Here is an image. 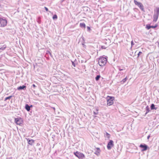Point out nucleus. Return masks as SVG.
<instances>
[{
	"label": "nucleus",
	"instance_id": "obj_14",
	"mask_svg": "<svg viewBox=\"0 0 159 159\" xmlns=\"http://www.w3.org/2000/svg\"><path fill=\"white\" fill-rule=\"evenodd\" d=\"M146 112L145 113V114L146 115L148 112H149L150 110V108L148 107V106H147L146 107Z\"/></svg>",
	"mask_w": 159,
	"mask_h": 159
},
{
	"label": "nucleus",
	"instance_id": "obj_40",
	"mask_svg": "<svg viewBox=\"0 0 159 159\" xmlns=\"http://www.w3.org/2000/svg\"><path fill=\"white\" fill-rule=\"evenodd\" d=\"M120 73H119L118 74V75H120Z\"/></svg>",
	"mask_w": 159,
	"mask_h": 159
},
{
	"label": "nucleus",
	"instance_id": "obj_26",
	"mask_svg": "<svg viewBox=\"0 0 159 159\" xmlns=\"http://www.w3.org/2000/svg\"><path fill=\"white\" fill-rule=\"evenodd\" d=\"M72 65L74 67H75V63L74 62L72 61Z\"/></svg>",
	"mask_w": 159,
	"mask_h": 159
},
{
	"label": "nucleus",
	"instance_id": "obj_12",
	"mask_svg": "<svg viewBox=\"0 0 159 159\" xmlns=\"http://www.w3.org/2000/svg\"><path fill=\"white\" fill-rule=\"evenodd\" d=\"M25 109L28 111H29L30 110L29 105L28 104H26L25 106Z\"/></svg>",
	"mask_w": 159,
	"mask_h": 159
},
{
	"label": "nucleus",
	"instance_id": "obj_8",
	"mask_svg": "<svg viewBox=\"0 0 159 159\" xmlns=\"http://www.w3.org/2000/svg\"><path fill=\"white\" fill-rule=\"evenodd\" d=\"M134 4L138 6L140 9H142V10H143V6L142 5V4L140 2H137L136 0H134Z\"/></svg>",
	"mask_w": 159,
	"mask_h": 159
},
{
	"label": "nucleus",
	"instance_id": "obj_4",
	"mask_svg": "<svg viewBox=\"0 0 159 159\" xmlns=\"http://www.w3.org/2000/svg\"><path fill=\"white\" fill-rule=\"evenodd\" d=\"M74 154L79 159H84L85 158V155L83 153L78 151L74 152Z\"/></svg>",
	"mask_w": 159,
	"mask_h": 159
},
{
	"label": "nucleus",
	"instance_id": "obj_31",
	"mask_svg": "<svg viewBox=\"0 0 159 159\" xmlns=\"http://www.w3.org/2000/svg\"><path fill=\"white\" fill-rule=\"evenodd\" d=\"M105 47V46H102V47H101V48H102V49H105V48H105V47Z\"/></svg>",
	"mask_w": 159,
	"mask_h": 159
},
{
	"label": "nucleus",
	"instance_id": "obj_3",
	"mask_svg": "<svg viewBox=\"0 0 159 159\" xmlns=\"http://www.w3.org/2000/svg\"><path fill=\"white\" fill-rule=\"evenodd\" d=\"M114 98L113 97L107 96V104L108 106L111 105L113 103Z\"/></svg>",
	"mask_w": 159,
	"mask_h": 159
},
{
	"label": "nucleus",
	"instance_id": "obj_28",
	"mask_svg": "<svg viewBox=\"0 0 159 159\" xmlns=\"http://www.w3.org/2000/svg\"><path fill=\"white\" fill-rule=\"evenodd\" d=\"M44 8L47 11H48V9L47 7H45Z\"/></svg>",
	"mask_w": 159,
	"mask_h": 159
},
{
	"label": "nucleus",
	"instance_id": "obj_20",
	"mask_svg": "<svg viewBox=\"0 0 159 159\" xmlns=\"http://www.w3.org/2000/svg\"><path fill=\"white\" fill-rule=\"evenodd\" d=\"M12 97V96H9L6 98L4 99V101H6L7 100L10 99Z\"/></svg>",
	"mask_w": 159,
	"mask_h": 159
},
{
	"label": "nucleus",
	"instance_id": "obj_39",
	"mask_svg": "<svg viewBox=\"0 0 159 159\" xmlns=\"http://www.w3.org/2000/svg\"><path fill=\"white\" fill-rule=\"evenodd\" d=\"M52 108H53V109L54 110H55V108L54 107H52Z\"/></svg>",
	"mask_w": 159,
	"mask_h": 159
},
{
	"label": "nucleus",
	"instance_id": "obj_9",
	"mask_svg": "<svg viewBox=\"0 0 159 159\" xmlns=\"http://www.w3.org/2000/svg\"><path fill=\"white\" fill-rule=\"evenodd\" d=\"M15 122L17 125H20L22 124V121L20 118H15Z\"/></svg>",
	"mask_w": 159,
	"mask_h": 159
},
{
	"label": "nucleus",
	"instance_id": "obj_30",
	"mask_svg": "<svg viewBox=\"0 0 159 159\" xmlns=\"http://www.w3.org/2000/svg\"><path fill=\"white\" fill-rule=\"evenodd\" d=\"M32 86L34 88H35V87H36V86H35V85L34 84H33L32 85Z\"/></svg>",
	"mask_w": 159,
	"mask_h": 159
},
{
	"label": "nucleus",
	"instance_id": "obj_22",
	"mask_svg": "<svg viewBox=\"0 0 159 159\" xmlns=\"http://www.w3.org/2000/svg\"><path fill=\"white\" fill-rule=\"evenodd\" d=\"M57 16L56 14L53 15V17H52V18L53 19V20H56L57 19Z\"/></svg>",
	"mask_w": 159,
	"mask_h": 159
},
{
	"label": "nucleus",
	"instance_id": "obj_21",
	"mask_svg": "<svg viewBox=\"0 0 159 159\" xmlns=\"http://www.w3.org/2000/svg\"><path fill=\"white\" fill-rule=\"evenodd\" d=\"M146 28L148 29L149 30L151 28V25H146Z\"/></svg>",
	"mask_w": 159,
	"mask_h": 159
},
{
	"label": "nucleus",
	"instance_id": "obj_27",
	"mask_svg": "<svg viewBox=\"0 0 159 159\" xmlns=\"http://www.w3.org/2000/svg\"><path fill=\"white\" fill-rule=\"evenodd\" d=\"M98 110H97L96 111H94L93 113L95 115H97L98 114Z\"/></svg>",
	"mask_w": 159,
	"mask_h": 159
},
{
	"label": "nucleus",
	"instance_id": "obj_42",
	"mask_svg": "<svg viewBox=\"0 0 159 159\" xmlns=\"http://www.w3.org/2000/svg\"><path fill=\"white\" fill-rule=\"evenodd\" d=\"M64 0H61V1H62V2H63V1H64Z\"/></svg>",
	"mask_w": 159,
	"mask_h": 159
},
{
	"label": "nucleus",
	"instance_id": "obj_13",
	"mask_svg": "<svg viewBox=\"0 0 159 159\" xmlns=\"http://www.w3.org/2000/svg\"><path fill=\"white\" fill-rule=\"evenodd\" d=\"M96 149L97 150L94 153L95 154L98 155L99 154L100 150L99 148H97Z\"/></svg>",
	"mask_w": 159,
	"mask_h": 159
},
{
	"label": "nucleus",
	"instance_id": "obj_32",
	"mask_svg": "<svg viewBox=\"0 0 159 159\" xmlns=\"http://www.w3.org/2000/svg\"><path fill=\"white\" fill-rule=\"evenodd\" d=\"M82 45H83V47H85L86 45L84 44V43H82Z\"/></svg>",
	"mask_w": 159,
	"mask_h": 159
},
{
	"label": "nucleus",
	"instance_id": "obj_1",
	"mask_svg": "<svg viewBox=\"0 0 159 159\" xmlns=\"http://www.w3.org/2000/svg\"><path fill=\"white\" fill-rule=\"evenodd\" d=\"M107 62V59L105 57H100L98 60V63L101 66H103L105 65Z\"/></svg>",
	"mask_w": 159,
	"mask_h": 159
},
{
	"label": "nucleus",
	"instance_id": "obj_15",
	"mask_svg": "<svg viewBox=\"0 0 159 159\" xmlns=\"http://www.w3.org/2000/svg\"><path fill=\"white\" fill-rule=\"evenodd\" d=\"M6 48V45H4L2 46H0V49L2 50H4Z\"/></svg>",
	"mask_w": 159,
	"mask_h": 159
},
{
	"label": "nucleus",
	"instance_id": "obj_36",
	"mask_svg": "<svg viewBox=\"0 0 159 159\" xmlns=\"http://www.w3.org/2000/svg\"><path fill=\"white\" fill-rule=\"evenodd\" d=\"M38 22L39 23H40V20H39L38 21Z\"/></svg>",
	"mask_w": 159,
	"mask_h": 159
},
{
	"label": "nucleus",
	"instance_id": "obj_2",
	"mask_svg": "<svg viewBox=\"0 0 159 159\" xmlns=\"http://www.w3.org/2000/svg\"><path fill=\"white\" fill-rule=\"evenodd\" d=\"M159 15V7H157L154 10V14L153 16V21L154 22L157 20Z\"/></svg>",
	"mask_w": 159,
	"mask_h": 159
},
{
	"label": "nucleus",
	"instance_id": "obj_5",
	"mask_svg": "<svg viewBox=\"0 0 159 159\" xmlns=\"http://www.w3.org/2000/svg\"><path fill=\"white\" fill-rule=\"evenodd\" d=\"M7 23V20L4 19L0 18V26L4 27Z\"/></svg>",
	"mask_w": 159,
	"mask_h": 159
},
{
	"label": "nucleus",
	"instance_id": "obj_11",
	"mask_svg": "<svg viewBox=\"0 0 159 159\" xmlns=\"http://www.w3.org/2000/svg\"><path fill=\"white\" fill-rule=\"evenodd\" d=\"M26 88V86L24 85H23L22 86H20L17 88V89L18 90H21L22 89L24 90Z\"/></svg>",
	"mask_w": 159,
	"mask_h": 159
},
{
	"label": "nucleus",
	"instance_id": "obj_10",
	"mask_svg": "<svg viewBox=\"0 0 159 159\" xmlns=\"http://www.w3.org/2000/svg\"><path fill=\"white\" fill-rule=\"evenodd\" d=\"M27 141H28V143L30 145H33L34 144V140H33L32 139H31L30 140L29 139H27Z\"/></svg>",
	"mask_w": 159,
	"mask_h": 159
},
{
	"label": "nucleus",
	"instance_id": "obj_33",
	"mask_svg": "<svg viewBox=\"0 0 159 159\" xmlns=\"http://www.w3.org/2000/svg\"><path fill=\"white\" fill-rule=\"evenodd\" d=\"M106 135L107 136H108V137H109L110 135L108 133H107Z\"/></svg>",
	"mask_w": 159,
	"mask_h": 159
},
{
	"label": "nucleus",
	"instance_id": "obj_6",
	"mask_svg": "<svg viewBox=\"0 0 159 159\" xmlns=\"http://www.w3.org/2000/svg\"><path fill=\"white\" fill-rule=\"evenodd\" d=\"M114 145V142L113 140H110L108 142L107 147L108 150H110L112 147Z\"/></svg>",
	"mask_w": 159,
	"mask_h": 159
},
{
	"label": "nucleus",
	"instance_id": "obj_37",
	"mask_svg": "<svg viewBox=\"0 0 159 159\" xmlns=\"http://www.w3.org/2000/svg\"><path fill=\"white\" fill-rule=\"evenodd\" d=\"M131 45H134V44L133 43V42L132 41L131 42Z\"/></svg>",
	"mask_w": 159,
	"mask_h": 159
},
{
	"label": "nucleus",
	"instance_id": "obj_24",
	"mask_svg": "<svg viewBox=\"0 0 159 159\" xmlns=\"http://www.w3.org/2000/svg\"><path fill=\"white\" fill-rule=\"evenodd\" d=\"M157 25H155V26L151 25V28H152L154 29V28H155L156 27H157Z\"/></svg>",
	"mask_w": 159,
	"mask_h": 159
},
{
	"label": "nucleus",
	"instance_id": "obj_25",
	"mask_svg": "<svg viewBox=\"0 0 159 159\" xmlns=\"http://www.w3.org/2000/svg\"><path fill=\"white\" fill-rule=\"evenodd\" d=\"M87 31L89 32L91 30L90 27L89 26H87Z\"/></svg>",
	"mask_w": 159,
	"mask_h": 159
},
{
	"label": "nucleus",
	"instance_id": "obj_38",
	"mask_svg": "<svg viewBox=\"0 0 159 159\" xmlns=\"http://www.w3.org/2000/svg\"><path fill=\"white\" fill-rule=\"evenodd\" d=\"M150 135H148V136L147 137V139H149V138H150Z\"/></svg>",
	"mask_w": 159,
	"mask_h": 159
},
{
	"label": "nucleus",
	"instance_id": "obj_19",
	"mask_svg": "<svg viewBox=\"0 0 159 159\" xmlns=\"http://www.w3.org/2000/svg\"><path fill=\"white\" fill-rule=\"evenodd\" d=\"M127 80V77H125V78H124V79H123L121 81V84H124L125 82H126V80Z\"/></svg>",
	"mask_w": 159,
	"mask_h": 159
},
{
	"label": "nucleus",
	"instance_id": "obj_29",
	"mask_svg": "<svg viewBox=\"0 0 159 159\" xmlns=\"http://www.w3.org/2000/svg\"><path fill=\"white\" fill-rule=\"evenodd\" d=\"M119 70L120 71H121V70H123V69H121L120 67H119Z\"/></svg>",
	"mask_w": 159,
	"mask_h": 159
},
{
	"label": "nucleus",
	"instance_id": "obj_41",
	"mask_svg": "<svg viewBox=\"0 0 159 159\" xmlns=\"http://www.w3.org/2000/svg\"><path fill=\"white\" fill-rule=\"evenodd\" d=\"M158 46L159 47V42H158Z\"/></svg>",
	"mask_w": 159,
	"mask_h": 159
},
{
	"label": "nucleus",
	"instance_id": "obj_16",
	"mask_svg": "<svg viewBox=\"0 0 159 159\" xmlns=\"http://www.w3.org/2000/svg\"><path fill=\"white\" fill-rule=\"evenodd\" d=\"M151 110H156L157 108L155 107V105L153 104H152L151 105Z\"/></svg>",
	"mask_w": 159,
	"mask_h": 159
},
{
	"label": "nucleus",
	"instance_id": "obj_34",
	"mask_svg": "<svg viewBox=\"0 0 159 159\" xmlns=\"http://www.w3.org/2000/svg\"><path fill=\"white\" fill-rule=\"evenodd\" d=\"M29 106H30V108H31L33 107V105H31Z\"/></svg>",
	"mask_w": 159,
	"mask_h": 159
},
{
	"label": "nucleus",
	"instance_id": "obj_35",
	"mask_svg": "<svg viewBox=\"0 0 159 159\" xmlns=\"http://www.w3.org/2000/svg\"><path fill=\"white\" fill-rule=\"evenodd\" d=\"M48 52L50 54V56H51L52 54H51V52L49 51H48Z\"/></svg>",
	"mask_w": 159,
	"mask_h": 159
},
{
	"label": "nucleus",
	"instance_id": "obj_23",
	"mask_svg": "<svg viewBox=\"0 0 159 159\" xmlns=\"http://www.w3.org/2000/svg\"><path fill=\"white\" fill-rule=\"evenodd\" d=\"M142 53V52L140 51L138 53V57L140 55H141Z\"/></svg>",
	"mask_w": 159,
	"mask_h": 159
},
{
	"label": "nucleus",
	"instance_id": "obj_18",
	"mask_svg": "<svg viewBox=\"0 0 159 159\" xmlns=\"http://www.w3.org/2000/svg\"><path fill=\"white\" fill-rule=\"evenodd\" d=\"M100 77H101V76L100 75H97L95 78L96 80V81L98 80Z\"/></svg>",
	"mask_w": 159,
	"mask_h": 159
},
{
	"label": "nucleus",
	"instance_id": "obj_7",
	"mask_svg": "<svg viewBox=\"0 0 159 159\" xmlns=\"http://www.w3.org/2000/svg\"><path fill=\"white\" fill-rule=\"evenodd\" d=\"M139 147L141 148V151L142 152L147 150L148 148V146L145 144H141Z\"/></svg>",
	"mask_w": 159,
	"mask_h": 159
},
{
	"label": "nucleus",
	"instance_id": "obj_17",
	"mask_svg": "<svg viewBox=\"0 0 159 159\" xmlns=\"http://www.w3.org/2000/svg\"><path fill=\"white\" fill-rule=\"evenodd\" d=\"M80 26L81 28H85L86 25L84 23H80Z\"/></svg>",
	"mask_w": 159,
	"mask_h": 159
}]
</instances>
